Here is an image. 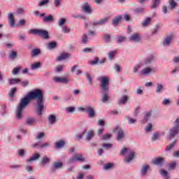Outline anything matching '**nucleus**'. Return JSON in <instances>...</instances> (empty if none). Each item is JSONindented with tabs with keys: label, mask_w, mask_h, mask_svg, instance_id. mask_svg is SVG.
Wrapping results in <instances>:
<instances>
[{
	"label": "nucleus",
	"mask_w": 179,
	"mask_h": 179,
	"mask_svg": "<svg viewBox=\"0 0 179 179\" xmlns=\"http://www.w3.org/2000/svg\"><path fill=\"white\" fill-rule=\"evenodd\" d=\"M31 100L36 101V111L38 115H43V110H44V94L41 89H36L34 91L29 92L23 99H21L20 103L17 106L16 110V118L17 120H22V113L26 106L31 101Z\"/></svg>",
	"instance_id": "f257e3e1"
},
{
	"label": "nucleus",
	"mask_w": 179,
	"mask_h": 179,
	"mask_svg": "<svg viewBox=\"0 0 179 179\" xmlns=\"http://www.w3.org/2000/svg\"><path fill=\"white\" fill-rule=\"evenodd\" d=\"M97 80L100 82L101 91L105 92L110 91V78L108 76L98 77Z\"/></svg>",
	"instance_id": "f03ea898"
},
{
	"label": "nucleus",
	"mask_w": 179,
	"mask_h": 179,
	"mask_svg": "<svg viewBox=\"0 0 179 179\" xmlns=\"http://www.w3.org/2000/svg\"><path fill=\"white\" fill-rule=\"evenodd\" d=\"M127 152L129 153V156L124 159V162H126V163H130V162H132L135 158V152L132 150L124 148L121 150L120 155L122 156V155H125Z\"/></svg>",
	"instance_id": "7ed1b4c3"
},
{
	"label": "nucleus",
	"mask_w": 179,
	"mask_h": 179,
	"mask_svg": "<svg viewBox=\"0 0 179 179\" xmlns=\"http://www.w3.org/2000/svg\"><path fill=\"white\" fill-rule=\"evenodd\" d=\"M179 118L177 117L174 122V127L170 129L169 131V139H173L177 135V133L179 132Z\"/></svg>",
	"instance_id": "20e7f679"
},
{
	"label": "nucleus",
	"mask_w": 179,
	"mask_h": 179,
	"mask_svg": "<svg viewBox=\"0 0 179 179\" xmlns=\"http://www.w3.org/2000/svg\"><path fill=\"white\" fill-rule=\"evenodd\" d=\"M75 162H85V158H83V155H82L81 154L75 155L69 160V163H75Z\"/></svg>",
	"instance_id": "39448f33"
},
{
	"label": "nucleus",
	"mask_w": 179,
	"mask_h": 179,
	"mask_svg": "<svg viewBox=\"0 0 179 179\" xmlns=\"http://www.w3.org/2000/svg\"><path fill=\"white\" fill-rule=\"evenodd\" d=\"M87 114H88L90 118H94L96 117V111L94 110V108L91 106H87Z\"/></svg>",
	"instance_id": "423d86ee"
},
{
	"label": "nucleus",
	"mask_w": 179,
	"mask_h": 179,
	"mask_svg": "<svg viewBox=\"0 0 179 179\" xmlns=\"http://www.w3.org/2000/svg\"><path fill=\"white\" fill-rule=\"evenodd\" d=\"M38 36H41V37H43V38H44L45 40H48V38H50L48 31L43 29H39Z\"/></svg>",
	"instance_id": "0eeeda50"
},
{
	"label": "nucleus",
	"mask_w": 179,
	"mask_h": 179,
	"mask_svg": "<svg viewBox=\"0 0 179 179\" xmlns=\"http://www.w3.org/2000/svg\"><path fill=\"white\" fill-rule=\"evenodd\" d=\"M82 8L83 10H84V12H85V13H87L88 15H90V13H92V12L93 11L92 10V8H90V6L87 3H84Z\"/></svg>",
	"instance_id": "6e6552de"
},
{
	"label": "nucleus",
	"mask_w": 179,
	"mask_h": 179,
	"mask_svg": "<svg viewBox=\"0 0 179 179\" xmlns=\"http://www.w3.org/2000/svg\"><path fill=\"white\" fill-rule=\"evenodd\" d=\"M152 163L153 164H156L157 166H159L160 167H162V166H163V163H164V158H155V159L152 160Z\"/></svg>",
	"instance_id": "1a4fd4ad"
},
{
	"label": "nucleus",
	"mask_w": 179,
	"mask_h": 179,
	"mask_svg": "<svg viewBox=\"0 0 179 179\" xmlns=\"http://www.w3.org/2000/svg\"><path fill=\"white\" fill-rule=\"evenodd\" d=\"M53 80L56 82V83H68L69 80L66 78H59V77H55Z\"/></svg>",
	"instance_id": "9d476101"
},
{
	"label": "nucleus",
	"mask_w": 179,
	"mask_h": 179,
	"mask_svg": "<svg viewBox=\"0 0 179 179\" xmlns=\"http://www.w3.org/2000/svg\"><path fill=\"white\" fill-rule=\"evenodd\" d=\"M174 38V35L171 34V35L168 36L164 40V45H170V43L173 41Z\"/></svg>",
	"instance_id": "9b49d317"
},
{
	"label": "nucleus",
	"mask_w": 179,
	"mask_h": 179,
	"mask_svg": "<svg viewBox=\"0 0 179 179\" xmlns=\"http://www.w3.org/2000/svg\"><path fill=\"white\" fill-rule=\"evenodd\" d=\"M148 170H150V167L149 166V165H148V164L143 165V166L141 169V176L145 177V176H146V174H148Z\"/></svg>",
	"instance_id": "f8f14e48"
},
{
	"label": "nucleus",
	"mask_w": 179,
	"mask_h": 179,
	"mask_svg": "<svg viewBox=\"0 0 179 179\" xmlns=\"http://www.w3.org/2000/svg\"><path fill=\"white\" fill-rule=\"evenodd\" d=\"M129 41L139 43V41H141V36H139V34H134L133 35H131L129 38Z\"/></svg>",
	"instance_id": "ddd939ff"
},
{
	"label": "nucleus",
	"mask_w": 179,
	"mask_h": 179,
	"mask_svg": "<svg viewBox=\"0 0 179 179\" xmlns=\"http://www.w3.org/2000/svg\"><path fill=\"white\" fill-rule=\"evenodd\" d=\"M101 93L103 94L101 98V101L103 103H107L108 100L110 99V96H108V92H105L103 91H101Z\"/></svg>",
	"instance_id": "4468645a"
},
{
	"label": "nucleus",
	"mask_w": 179,
	"mask_h": 179,
	"mask_svg": "<svg viewBox=\"0 0 179 179\" xmlns=\"http://www.w3.org/2000/svg\"><path fill=\"white\" fill-rule=\"evenodd\" d=\"M108 19H109V17H106V18L101 20L100 21L95 22L93 23V26H99V25L101 26L103 24H106V23H107V22H108Z\"/></svg>",
	"instance_id": "2eb2a0df"
},
{
	"label": "nucleus",
	"mask_w": 179,
	"mask_h": 179,
	"mask_svg": "<svg viewBox=\"0 0 179 179\" xmlns=\"http://www.w3.org/2000/svg\"><path fill=\"white\" fill-rule=\"evenodd\" d=\"M8 23L11 27H15V18L12 13L8 14Z\"/></svg>",
	"instance_id": "dca6fc26"
},
{
	"label": "nucleus",
	"mask_w": 179,
	"mask_h": 179,
	"mask_svg": "<svg viewBox=\"0 0 179 179\" xmlns=\"http://www.w3.org/2000/svg\"><path fill=\"white\" fill-rule=\"evenodd\" d=\"M67 58H69V54L63 52L57 57V61H59V62L64 61V59H66Z\"/></svg>",
	"instance_id": "f3484780"
},
{
	"label": "nucleus",
	"mask_w": 179,
	"mask_h": 179,
	"mask_svg": "<svg viewBox=\"0 0 179 179\" xmlns=\"http://www.w3.org/2000/svg\"><path fill=\"white\" fill-rule=\"evenodd\" d=\"M151 72H155V69L150 67H146L141 71V75H149Z\"/></svg>",
	"instance_id": "a211bd4d"
},
{
	"label": "nucleus",
	"mask_w": 179,
	"mask_h": 179,
	"mask_svg": "<svg viewBox=\"0 0 179 179\" xmlns=\"http://www.w3.org/2000/svg\"><path fill=\"white\" fill-rule=\"evenodd\" d=\"M128 96L127 95H123L118 101H117V103L119 105H121V104H126L127 103V101H128Z\"/></svg>",
	"instance_id": "6ab92c4d"
},
{
	"label": "nucleus",
	"mask_w": 179,
	"mask_h": 179,
	"mask_svg": "<svg viewBox=\"0 0 179 179\" xmlns=\"http://www.w3.org/2000/svg\"><path fill=\"white\" fill-rule=\"evenodd\" d=\"M40 159V155L38 153H35L29 159H27L28 163H31L34 160H38Z\"/></svg>",
	"instance_id": "aec40b11"
},
{
	"label": "nucleus",
	"mask_w": 179,
	"mask_h": 179,
	"mask_svg": "<svg viewBox=\"0 0 179 179\" xmlns=\"http://www.w3.org/2000/svg\"><path fill=\"white\" fill-rule=\"evenodd\" d=\"M92 138H94V131L91 129L87 134L86 140L90 141Z\"/></svg>",
	"instance_id": "412c9836"
},
{
	"label": "nucleus",
	"mask_w": 179,
	"mask_h": 179,
	"mask_svg": "<svg viewBox=\"0 0 179 179\" xmlns=\"http://www.w3.org/2000/svg\"><path fill=\"white\" fill-rule=\"evenodd\" d=\"M124 136H125V134L124 133V131L120 129L117 131V141H121V139H122Z\"/></svg>",
	"instance_id": "4be33fe9"
},
{
	"label": "nucleus",
	"mask_w": 179,
	"mask_h": 179,
	"mask_svg": "<svg viewBox=\"0 0 179 179\" xmlns=\"http://www.w3.org/2000/svg\"><path fill=\"white\" fill-rule=\"evenodd\" d=\"M121 20H122V17L117 16L113 20V24H114V26H117V24H118Z\"/></svg>",
	"instance_id": "5701e85b"
},
{
	"label": "nucleus",
	"mask_w": 179,
	"mask_h": 179,
	"mask_svg": "<svg viewBox=\"0 0 179 179\" xmlns=\"http://www.w3.org/2000/svg\"><path fill=\"white\" fill-rule=\"evenodd\" d=\"M22 80L19 78H11L9 80L10 85H16L17 83H20Z\"/></svg>",
	"instance_id": "b1692460"
},
{
	"label": "nucleus",
	"mask_w": 179,
	"mask_h": 179,
	"mask_svg": "<svg viewBox=\"0 0 179 179\" xmlns=\"http://www.w3.org/2000/svg\"><path fill=\"white\" fill-rule=\"evenodd\" d=\"M57 47V42L52 41L47 44V48L48 50H52Z\"/></svg>",
	"instance_id": "393cba45"
},
{
	"label": "nucleus",
	"mask_w": 179,
	"mask_h": 179,
	"mask_svg": "<svg viewBox=\"0 0 179 179\" xmlns=\"http://www.w3.org/2000/svg\"><path fill=\"white\" fill-rule=\"evenodd\" d=\"M9 58H10V59H16V58H17V52L11 50L9 54Z\"/></svg>",
	"instance_id": "a878e982"
},
{
	"label": "nucleus",
	"mask_w": 179,
	"mask_h": 179,
	"mask_svg": "<svg viewBox=\"0 0 179 179\" xmlns=\"http://www.w3.org/2000/svg\"><path fill=\"white\" fill-rule=\"evenodd\" d=\"M55 146L57 149H61V148H64V146H65V142L64 141L56 142Z\"/></svg>",
	"instance_id": "bb28decb"
},
{
	"label": "nucleus",
	"mask_w": 179,
	"mask_h": 179,
	"mask_svg": "<svg viewBox=\"0 0 179 179\" xmlns=\"http://www.w3.org/2000/svg\"><path fill=\"white\" fill-rule=\"evenodd\" d=\"M50 163V158L47 157H43L41 161V164L42 166H45V164Z\"/></svg>",
	"instance_id": "cd10ccee"
},
{
	"label": "nucleus",
	"mask_w": 179,
	"mask_h": 179,
	"mask_svg": "<svg viewBox=\"0 0 179 179\" xmlns=\"http://www.w3.org/2000/svg\"><path fill=\"white\" fill-rule=\"evenodd\" d=\"M41 52L40 50V49H33L31 50V57H37V55H38V54H40Z\"/></svg>",
	"instance_id": "c85d7f7f"
},
{
	"label": "nucleus",
	"mask_w": 179,
	"mask_h": 179,
	"mask_svg": "<svg viewBox=\"0 0 179 179\" xmlns=\"http://www.w3.org/2000/svg\"><path fill=\"white\" fill-rule=\"evenodd\" d=\"M169 8L171 10L174 9V8L177 6V3L174 0H169Z\"/></svg>",
	"instance_id": "c756f323"
},
{
	"label": "nucleus",
	"mask_w": 179,
	"mask_h": 179,
	"mask_svg": "<svg viewBox=\"0 0 179 179\" xmlns=\"http://www.w3.org/2000/svg\"><path fill=\"white\" fill-rule=\"evenodd\" d=\"M134 13H136V15H141V14L145 13V8H136L134 10Z\"/></svg>",
	"instance_id": "7c9ffc66"
},
{
	"label": "nucleus",
	"mask_w": 179,
	"mask_h": 179,
	"mask_svg": "<svg viewBox=\"0 0 179 179\" xmlns=\"http://www.w3.org/2000/svg\"><path fill=\"white\" fill-rule=\"evenodd\" d=\"M48 120L50 124H55V122L57 121V117L54 115H50L48 117Z\"/></svg>",
	"instance_id": "2f4dec72"
},
{
	"label": "nucleus",
	"mask_w": 179,
	"mask_h": 179,
	"mask_svg": "<svg viewBox=\"0 0 179 179\" xmlns=\"http://www.w3.org/2000/svg\"><path fill=\"white\" fill-rule=\"evenodd\" d=\"M54 20V17L52 15L43 17V22H52Z\"/></svg>",
	"instance_id": "473e14b6"
},
{
	"label": "nucleus",
	"mask_w": 179,
	"mask_h": 179,
	"mask_svg": "<svg viewBox=\"0 0 179 179\" xmlns=\"http://www.w3.org/2000/svg\"><path fill=\"white\" fill-rule=\"evenodd\" d=\"M155 57H153V55H150L147 59H145V64L148 65V64H150V62H152V61H153Z\"/></svg>",
	"instance_id": "72a5a7b5"
},
{
	"label": "nucleus",
	"mask_w": 179,
	"mask_h": 179,
	"mask_svg": "<svg viewBox=\"0 0 179 179\" xmlns=\"http://www.w3.org/2000/svg\"><path fill=\"white\" fill-rule=\"evenodd\" d=\"M62 166H63L62 162H57L53 164V169H61Z\"/></svg>",
	"instance_id": "f704fd0d"
},
{
	"label": "nucleus",
	"mask_w": 179,
	"mask_h": 179,
	"mask_svg": "<svg viewBox=\"0 0 179 179\" xmlns=\"http://www.w3.org/2000/svg\"><path fill=\"white\" fill-rule=\"evenodd\" d=\"M41 66V62H37L34 63V64L31 65V69L34 70V69H38Z\"/></svg>",
	"instance_id": "c9c22d12"
},
{
	"label": "nucleus",
	"mask_w": 179,
	"mask_h": 179,
	"mask_svg": "<svg viewBox=\"0 0 179 179\" xmlns=\"http://www.w3.org/2000/svg\"><path fill=\"white\" fill-rule=\"evenodd\" d=\"M176 142H177V141H173L172 143H171V145H167V146H166V150L168 151V152H170V150H171V149H173L174 146H176Z\"/></svg>",
	"instance_id": "e433bc0d"
},
{
	"label": "nucleus",
	"mask_w": 179,
	"mask_h": 179,
	"mask_svg": "<svg viewBox=\"0 0 179 179\" xmlns=\"http://www.w3.org/2000/svg\"><path fill=\"white\" fill-rule=\"evenodd\" d=\"M160 3V0H153V4L151 6L152 9H155L159 6Z\"/></svg>",
	"instance_id": "4c0bfd02"
},
{
	"label": "nucleus",
	"mask_w": 179,
	"mask_h": 179,
	"mask_svg": "<svg viewBox=\"0 0 179 179\" xmlns=\"http://www.w3.org/2000/svg\"><path fill=\"white\" fill-rule=\"evenodd\" d=\"M160 173L162 176H164L165 177V179H169V172H167V171H165L164 169H162L160 171Z\"/></svg>",
	"instance_id": "58836bf2"
},
{
	"label": "nucleus",
	"mask_w": 179,
	"mask_h": 179,
	"mask_svg": "<svg viewBox=\"0 0 179 179\" xmlns=\"http://www.w3.org/2000/svg\"><path fill=\"white\" fill-rule=\"evenodd\" d=\"M150 115H152V113L150 112H148L145 115V117L143 120V122H148V121H149V118H150Z\"/></svg>",
	"instance_id": "ea45409f"
},
{
	"label": "nucleus",
	"mask_w": 179,
	"mask_h": 179,
	"mask_svg": "<svg viewBox=\"0 0 179 179\" xmlns=\"http://www.w3.org/2000/svg\"><path fill=\"white\" fill-rule=\"evenodd\" d=\"M17 90L16 89V87L12 88L10 93H9L10 97L13 98L15 96V93H16Z\"/></svg>",
	"instance_id": "a19ab883"
},
{
	"label": "nucleus",
	"mask_w": 179,
	"mask_h": 179,
	"mask_svg": "<svg viewBox=\"0 0 179 179\" xmlns=\"http://www.w3.org/2000/svg\"><path fill=\"white\" fill-rule=\"evenodd\" d=\"M34 122H36V119L34 118H28L27 120V124H28V125H33Z\"/></svg>",
	"instance_id": "79ce46f5"
},
{
	"label": "nucleus",
	"mask_w": 179,
	"mask_h": 179,
	"mask_svg": "<svg viewBox=\"0 0 179 179\" xmlns=\"http://www.w3.org/2000/svg\"><path fill=\"white\" fill-rule=\"evenodd\" d=\"M115 54H117V50L109 52L108 57H109L110 59H113V58H114Z\"/></svg>",
	"instance_id": "37998d69"
},
{
	"label": "nucleus",
	"mask_w": 179,
	"mask_h": 179,
	"mask_svg": "<svg viewBox=\"0 0 179 179\" xmlns=\"http://www.w3.org/2000/svg\"><path fill=\"white\" fill-rule=\"evenodd\" d=\"M49 3H50V0H42L39 1L38 6H43V5H47Z\"/></svg>",
	"instance_id": "c03bdc74"
},
{
	"label": "nucleus",
	"mask_w": 179,
	"mask_h": 179,
	"mask_svg": "<svg viewBox=\"0 0 179 179\" xmlns=\"http://www.w3.org/2000/svg\"><path fill=\"white\" fill-rule=\"evenodd\" d=\"M112 135L110 134H104L102 138H101V140L102 141H106L107 139H110V138H111Z\"/></svg>",
	"instance_id": "a18cd8bd"
},
{
	"label": "nucleus",
	"mask_w": 179,
	"mask_h": 179,
	"mask_svg": "<svg viewBox=\"0 0 179 179\" xmlns=\"http://www.w3.org/2000/svg\"><path fill=\"white\" fill-rule=\"evenodd\" d=\"M98 63H99V57H95L94 60L90 62V64L91 65H97Z\"/></svg>",
	"instance_id": "49530a36"
},
{
	"label": "nucleus",
	"mask_w": 179,
	"mask_h": 179,
	"mask_svg": "<svg viewBox=\"0 0 179 179\" xmlns=\"http://www.w3.org/2000/svg\"><path fill=\"white\" fill-rule=\"evenodd\" d=\"M150 23V18H147L144 22H143L142 24L143 27H146L148 24Z\"/></svg>",
	"instance_id": "de8ad7c7"
},
{
	"label": "nucleus",
	"mask_w": 179,
	"mask_h": 179,
	"mask_svg": "<svg viewBox=\"0 0 179 179\" xmlns=\"http://www.w3.org/2000/svg\"><path fill=\"white\" fill-rule=\"evenodd\" d=\"M20 69H22V67L20 66H17V68L14 69L13 70V74L17 75V73L20 72Z\"/></svg>",
	"instance_id": "09e8293b"
},
{
	"label": "nucleus",
	"mask_w": 179,
	"mask_h": 179,
	"mask_svg": "<svg viewBox=\"0 0 179 179\" xmlns=\"http://www.w3.org/2000/svg\"><path fill=\"white\" fill-rule=\"evenodd\" d=\"M72 17H73L74 19H86L85 16H80L78 14H73Z\"/></svg>",
	"instance_id": "8fccbe9b"
},
{
	"label": "nucleus",
	"mask_w": 179,
	"mask_h": 179,
	"mask_svg": "<svg viewBox=\"0 0 179 179\" xmlns=\"http://www.w3.org/2000/svg\"><path fill=\"white\" fill-rule=\"evenodd\" d=\"M162 90H163V85L161 84H157V88L156 90V92L160 93V92H162Z\"/></svg>",
	"instance_id": "3c124183"
},
{
	"label": "nucleus",
	"mask_w": 179,
	"mask_h": 179,
	"mask_svg": "<svg viewBox=\"0 0 179 179\" xmlns=\"http://www.w3.org/2000/svg\"><path fill=\"white\" fill-rule=\"evenodd\" d=\"M43 136H45V134L44 132L38 133V136L36 137V139H43Z\"/></svg>",
	"instance_id": "603ef678"
},
{
	"label": "nucleus",
	"mask_w": 179,
	"mask_h": 179,
	"mask_svg": "<svg viewBox=\"0 0 179 179\" xmlns=\"http://www.w3.org/2000/svg\"><path fill=\"white\" fill-rule=\"evenodd\" d=\"M113 167V164L108 163L104 165L103 169L104 170H108L109 169H111Z\"/></svg>",
	"instance_id": "864d4df0"
},
{
	"label": "nucleus",
	"mask_w": 179,
	"mask_h": 179,
	"mask_svg": "<svg viewBox=\"0 0 179 179\" xmlns=\"http://www.w3.org/2000/svg\"><path fill=\"white\" fill-rule=\"evenodd\" d=\"M17 13H18V15H23V13H24V8H17Z\"/></svg>",
	"instance_id": "5fc2aeb1"
},
{
	"label": "nucleus",
	"mask_w": 179,
	"mask_h": 179,
	"mask_svg": "<svg viewBox=\"0 0 179 179\" xmlns=\"http://www.w3.org/2000/svg\"><path fill=\"white\" fill-rule=\"evenodd\" d=\"M87 79L90 82V85H93V80H92V76H90V74L86 73Z\"/></svg>",
	"instance_id": "6e6d98bb"
},
{
	"label": "nucleus",
	"mask_w": 179,
	"mask_h": 179,
	"mask_svg": "<svg viewBox=\"0 0 179 179\" xmlns=\"http://www.w3.org/2000/svg\"><path fill=\"white\" fill-rule=\"evenodd\" d=\"M64 69V65H58L56 67V72H61Z\"/></svg>",
	"instance_id": "4d7b16f0"
},
{
	"label": "nucleus",
	"mask_w": 179,
	"mask_h": 179,
	"mask_svg": "<svg viewBox=\"0 0 179 179\" xmlns=\"http://www.w3.org/2000/svg\"><path fill=\"white\" fill-rule=\"evenodd\" d=\"M159 136H160V134L157 132L153 134L152 141H156V139H159Z\"/></svg>",
	"instance_id": "13d9d810"
},
{
	"label": "nucleus",
	"mask_w": 179,
	"mask_h": 179,
	"mask_svg": "<svg viewBox=\"0 0 179 179\" xmlns=\"http://www.w3.org/2000/svg\"><path fill=\"white\" fill-rule=\"evenodd\" d=\"M170 103H171V101H170V99H165L162 101V104H164V106H167V105L170 104Z\"/></svg>",
	"instance_id": "bf43d9fd"
},
{
	"label": "nucleus",
	"mask_w": 179,
	"mask_h": 179,
	"mask_svg": "<svg viewBox=\"0 0 179 179\" xmlns=\"http://www.w3.org/2000/svg\"><path fill=\"white\" fill-rule=\"evenodd\" d=\"M82 41H83V44H86V43H87V35L84 34L83 36Z\"/></svg>",
	"instance_id": "052dcab7"
},
{
	"label": "nucleus",
	"mask_w": 179,
	"mask_h": 179,
	"mask_svg": "<svg viewBox=\"0 0 179 179\" xmlns=\"http://www.w3.org/2000/svg\"><path fill=\"white\" fill-rule=\"evenodd\" d=\"M103 148H104L105 149H108L110 148L113 147V145L110 144V143H103L102 144Z\"/></svg>",
	"instance_id": "680f3d73"
},
{
	"label": "nucleus",
	"mask_w": 179,
	"mask_h": 179,
	"mask_svg": "<svg viewBox=\"0 0 179 179\" xmlns=\"http://www.w3.org/2000/svg\"><path fill=\"white\" fill-rule=\"evenodd\" d=\"M103 37H104V40H105L107 43H110V38H111V36H110V34H105Z\"/></svg>",
	"instance_id": "e2e57ef3"
},
{
	"label": "nucleus",
	"mask_w": 179,
	"mask_h": 179,
	"mask_svg": "<svg viewBox=\"0 0 179 179\" xmlns=\"http://www.w3.org/2000/svg\"><path fill=\"white\" fill-rule=\"evenodd\" d=\"M87 107H88V106H85V107L81 106V107L78 108V110H79V111H82L83 113H87Z\"/></svg>",
	"instance_id": "0e129e2a"
},
{
	"label": "nucleus",
	"mask_w": 179,
	"mask_h": 179,
	"mask_svg": "<svg viewBox=\"0 0 179 179\" xmlns=\"http://www.w3.org/2000/svg\"><path fill=\"white\" fill-rule=\"evenodd\" d=\"M124 41H125V36L117 37V43H122Z\"/></svg>",
	"instance_id": "69168bd1"
},
{
	"label": "nucleus",
	"mask_w": 179,
	"mask_h": 179,
	"mask_svg": "<svg viewBox=\"0 0 179 179\" xmlns=\"http://www.w3.org/2000/svg\"><path fill=\"white\" fill-rule=\"evenodd\" d=\"M62 31H64V33H69L71 31V29L66 27H63Z\"/></svg>",
	"instance_id": "338daca9"
},
{
	"label": "nucleus",
	"mask_w": 179,
	"mask_h": 179,
	"mask_svg": "<svg viewBox=\"0 0 179 179\" xmlns=\"http://www.w3.org/2000/svg\"><path fill=\"white\" fill-rule=\"evenodd\" d=\"M65 22H66V20H65V19L59 20V26H64V24H65Z\"/></svg>",
	"instance_id": "774afa93"
}]
</instances>
